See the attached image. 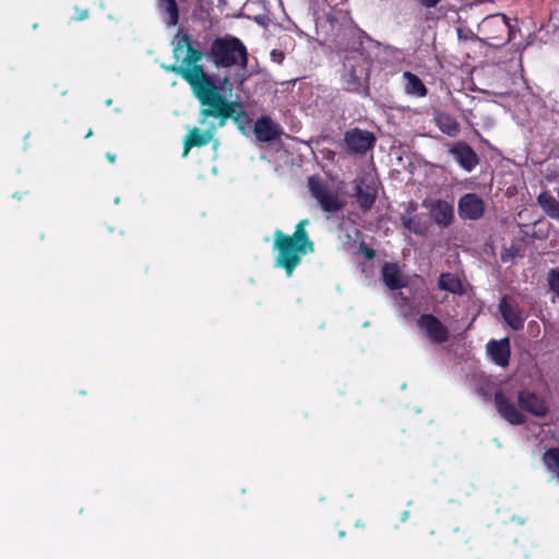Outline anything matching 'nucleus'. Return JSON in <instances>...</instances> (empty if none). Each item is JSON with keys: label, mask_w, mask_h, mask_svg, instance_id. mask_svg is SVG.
<instances>
[{"label": "nucleus", "mask_w": 559, "mask_h": 559, "mask_svg": "<svg viewBox=\"0 0 559 559\" xmlns=\"http://www.w3.org/2000/svg\"><path fill=\"white\" fill-rule=\"evenodd\" d=\"M308 224L309 219H301L292 235H286L281 229L274 231L275 266L284 269L288 277L301 263L304 255L314 252V242L306 230Z\"/></svg>", "instance_id": "1"}, {"label": "nucleus", "mask_w": 559, "mask_h": 559, "mask_svg": "<svg viewBox=\"0 0 559 559\" xmlns=\"http://www.w3.org/2000/svg\"><path fill=\"white\" fill-rule=\"evenodd\" d=\"M516 400L519 408L502 390H497L493 394V404L498 414L510 425L520 426L525 424L527 418L524 413L538 418H544L549 413L547 401L535 392L525 389L520 390Z\"/></svg>", "instance_id": "2"}, {"label": "nucleus", "mask_w": 559, "mask_h": 559, "mask_svg": "<svg viewBox=\"0 0 559 559\" xmlns=\"http://www.w3.org/2000/svg\"><path fill=\"white\" fill-rule=\"evenodd\" d=\"M233 85L237 86L234 81L230 83L229 79L225 78L222 86L217 87L202 71V80L192 86L201 103L211 107L209 114L219 118V126H223L225 120L240 108L238 103L227 99V96H231Z\"/></svg>", "instance_id": "3"}, {"label": "nucleus", "mask_w": 559, "mask_h": 559, "mask_svg": "<svg viewBox=\"0 0 559 559\" xmlns=\"http://www.w3.org/2000/svg\"><path fill=\"white\" fill-rule=\"evenodd\" d=\"M211 57L216 66L231 67L239 64L242 69L238 72L234 82L237 87H241L247 80L246 66L248 62V53L243 44L235 37H225L216 39L211 47Z\"/></svg>", "instance_id": "4"}, {"label": "nucleus", "mask_w": 559, "mask_h": 559, "mask_svg": "<svg viewBox=\"0 0 559 559\" xmlns=\"http://www.w3.org/2000/svg\"><path fill=\"white\" fill-rule=\"evenodd\" d=\"M308 187L311 195L317 200L324 212L334 213L343 210L345 206V202L341 200L337 193L320 177H310L308 179Z\"/></svg>", "instance_id": "5"}, {"label": "nucleus", "mask_w": 559, "mask_h": 559, "mask_svg": "<svg viewBox=\"0 0 559 559\" xmlns=\"http://www.w3.org/2000/svg\"><path fill=\"white\" fill-rule=\"evenodd\" d=\"M417 326L433 344H443L450 337L448 328L433 314L424 313L417 319Z\"/></svg>", "instance_id": "6"}, {"label": "nucleus", "mask_w": 559, "mask_h": 559, "mask_svg": "<svg viewBox=\"0 0 559 559\" xmlns=\"http://www.w3.org/2000/svg\"><path fill=\"white\" fill-rule=\"evenodd\" d=\"M485 202L475 192L465 193L459 199V216L464 221H478L484 216Z\"/></svg>", "instance_id": "7"}, {"label": "nucleus", "mask_w": 559, "mask_h": 559, "mask_svg": "<svg viewBox=\"0 0 559 559\" xmlns=\"http://www.w3.org/2000/svg\"><path fill=\"white\" fill-rule=\"evenodd\" d=\"M498 309L512 330L520 331L523 329L526 318L523 309L516 302H510L509 297L503 296L499 301Z\"/></svg>", "instance_id": "8"}, {"label": "nucleus", "mask_w": 559, "mask_h": 559, "mask_svg": "<svg viewBox=\"0 0 559 559\" xmlns=\"http://www.w3.org/2000/svg\"><path fill=\"white\" fill-rule=\"evenodd\" d=\"M174 57L180 62L198 64L201 59L199 51L192 49L187 34L178 33L174 39Z\"/></svg>", "instance_id": "9"}, {"label": "nucleus", "mask_w": 559, "mask_h": 559, "mask_svg": "<svg viewBox=\"0 0 559 559\" xmlns=\"http://www.w3.org/2000/svg\"><path fill=\"white\" fill-rule=\"evenodd\" d=\"M430 217L440 228H447L454 222V206L444 200H435L429 204Z\"/></svg>", "instance_id": "10"}, {"label": "nucleus", "mask_w": 559, "mask_h": 559, "mask_svg": "<svg viewBox=\"0 0 559 559\" xmlns=\"http://www.w3.org/2000/svg\"><path fill=\"white\" fill-rule=\"evenodd\" d=\"M185 147L182 156L191 154L197 162L213 160L216 157V151L219 142H183Z\"/></svg>", "instance_id": "11"}, {"label": "nucleus", "mask_w": 559, "mask_h": 559, "mask_svg": "<svg viewBox=\"0 0 559 559\" xmlns=\"http://www.w3.org/2000/svg\"><path fill=\"white\" fill-rule=\"evenodd\" d=\"M449 153L466 171H472L479 162L477 154L466 142H456L450 147Z\"/></svg>", "instance_id": "12"}, {"label": "nucleus", "mask_w": 559, "mask_h": 559, "mask_svg": "<svg viewBox=\"0 0 559 559\" xmlns=\"http://www.w3.org/2000/svg\"><path fill=\"white\" fill-rule=\"evenodd\" d=\"M487 353L491 360L499 367L506 368L509 366L511 347L509 337H503L499 341L490 340L487 343Z\"/></svg>", "instance_id": "13"}, {"label": "nucleus", "mask_w": 559, "mask_h": 559, "mask_svg": "<svg viewBox=\"0 0 559 559\" xmlns=\"http://www.w3.org/2000/svg\"><path fill=\"white\" fill-rule=\"evenodd\" d=\"M382 280L385 286L391 290H397L407 285L403 280L402 272L396 263L384 262L381 270Z\"/></svg>", "instance_id": "14"}, {"label": "nucleus", "mask_w": 559, "mask_h": 559, "mask_svg": "<svg viewBox=\"0 0 559 559\" xmlns=\"http://www.w3.org/2000/svg\"><path fill=\"white\" fill-rule=\"evenodd\" d=\"M257 140H276L281 135V129L271 118L262 117L254 124Z\"/></svg>", "instance_id": "15"}, {"label": "nucleus", "mask_w": 559, "mask_h": 559, "mask_svg": "<svg viewBox=\"0 0 559 559\" xmlns=\"http://www.w3.org/2000/svg\"><path fill=\"white\" fill-rule=\"evenodd\" d=\"M167 71L175 72L182 76L191 87L193 84H198L199 80H202V68L199 64H192L188 62H181L180 66L166 67Z\"/></svg>", "instance_id": "16"}, {"label": "nucleus", "mask_w": 559, "mask_h": 559, "mask_svg": "<svg viewBox=\"0 0 559 559\" xmlns=\"http://www.w3.org/2000/svg\"><path fill=\"white\" fill-rule=\"evenodd\" d=\"M416 210V204L411 203L409 210L407 214L401 215V223L405 229L408 231L418 235L424 236L427 231V225L425 222H423L421 217L418 215H411V212H414Z\"/></svg>", "instance_id": "17"}, {"label": "nucleus", "mask_w": 559, "mask_h": 559, "mask_svg": "<svg viewBox=\"0 0 559 559\" xmlns=\"http://www.w3.org/2000/svg\"><path fill=\"white\" fill-rule=\"evenodd\" d=\"M356 199L364 212L369 211L376 202L377 190L371 186L360 182L356 187Z\"/></svg>", "instance_id": "18"}, {"label": "nucleus", "mask_w": 559, "mask_h": 559, "mask_svg": "<svg viewBox=\"0 0 559 559\" xmlns=\"http://www.w3.org/2000/svg\"><path fill=\"white\" fill-rule=\"evenodd\" d=\"M537 204L548 217L559 222V201L549 191L537 195Z\"/></svg>", "instance_id": "19"}, {"label": "nucleus", "mask_w": 559, "mask_h": 559, "mask_svg": "<svg viewBox=\"0 0 559 559\" xmlns=\"http://www.w3.org/2000/svg\"><path fill=\"white\" fill-rule=\"evenodd\" d=\"M438 287L441 290H447L459 296L465 294V288L462 281L452 273H442L438 280Z\"/></svg>", "instance_id": "20"}, {"label": "nucleus", "mask_w": 559, "mask_h": 559, "mask_svg": "<svg viewBox=\"0 0 559 559\" xmlns=\"http://www.w3.org/2000/svg\"><path fill=\"white\" fill-rule=\"evenodd\" d=\"M402 78L404 81V91L406 94L416 97H425L427 95V88L417 75L411 72H404Z\"/></svg>", "instance_id": "21"}, {"label": "nucleus", "mask_w": 559, "mask_h": 559, "mask_svg": "<svg viewBox=\"0 0 559 559\" xmlns=\"http://www.w3.org/2000/svg\"><path fill=\"white\" fill-rule=\"evenodd\" d=\"M158 11L167 26L178 23V7L175 0H158Z\"/></svg>", "instance_id": "22"}, {"label": "nucleus", "mask_w": 559, "mask_h": 559, "mask_svg": "<svg viewBox=\"0 0 559 559\" xmlns=\"http://www.w3.org/2000/svg\"><path fill=\"white\" fill-rule=\"evenodd\" d=\"M508 28V21L503 15H493L488 19H485L478 26L479 32L488 34L490 38L497 37V35L495 34H489L490 31L499 32Z\"/></svg>", "instance_id": "23"}, {"label": "nucleus", "mask_w": 559, "mask_h": 559, "mask_svg": "<svg viewBox=\"0 0 559 559\" xmlns=\"http://www.w3.org/2000/svg\"><path fill=\"white\" fill-rule=\"evenodd\" d=\"M542 463L559 481V448L552 447L547 449L542 455Z\"/></svg>", "instance_id": "24"}, {"label": "nucleus", "mask_w": 559, "mask_h": 559, "mask_svg": "<svg viewBox=\"0 0 559 559\" xmlns=\"http://www.w3.org/2000/svg\"><path fill=\"white\" fill-rule=\"evenodd\" d=\"M437 123L442 132L449 136H453L457 130V124L454 119L449 116L440 115L437 118Z\"/></svg>", "instance_id": "25"}, {"label": "nucleus", "mask_w": 559, "mask_h": 559, "mask_svg": "<svg viewBox=\"0 0 559 559\" xmlns=\"http://www.w3.org/2000/svg\"><path fill=\"white\" fill-rule=\"evenodd\" d=\"M361 71L358 73L356 69L345 71L343 74V80L347 84L348 88H356L359 85Z\"/></svg>", "instance_id": "26"}, {"label": "nucleus", "mask_w": 559, "mask_h": 559, "mask_svg": "<svg viewBox=\"0 0 559 559\" xmlns=\"http://www.w3.org/2000/svg\"><path fill=\"white\" fill-rule=\"evenodd\" d=\"M549 290L559 297V269H551L547 275Z\"/></svg>", "instance_id": "27"}, {"label": "nucleus", "mask_w": 559, "mask_h": 559, "mask_svg": "<svg viewBox=\"0 0 559 559\" xmlns=\"http://www.w3.org/2000/svg\"><path fill=\"white\" fill-rule=\"evenodd\" d=\"M519 255L520 248H518L516 246H511L501 252V261L504 263L512 262Z\"/></svg>", "instance_id": "28"}, {"label": "nucleus", "mask_w": 559, "mask_h": 559, "mask_svg": "<svg viewBox=\"0 0 559 559\" xmlns=\"http://www.w3.org/2000/svg\"><path fill=\"white\" fill-rule=\"evenodd\" d=\"M345 140H374L372 135H370L368 132L360 131V130H353L346 133Z\"/></svg>", "instance_id": "29"}, {"label": "nucleus", "mask_w": 559, "mask_h": 559, "mask_svg": "<svg viewBox=\"0 0 559 559\" xmlns=\"http://www.w3.org/2000/svg\"><path fill=\"white\" fill-rule=\"evenodd\" d=\"M349 145L350 150L356 152L365 153L368 150H371L374 142H346Z\"/></svg>", "instance_id": "30"}, {"label": "nucleus", "mask_w": 559, "mask_h": 559, "mask_svg": "<svg viewBox=\"0 0 559 559\" xmlns=\"http://www.w3.org/2000/svg\"><path fill=\"white\" fill-rule=\"evenodd\" d=\"M357 253L364 254L368 261L373 260L376 257V251L372 248L368 247L365 241H361L359 243Z\"/></svg>", "instance_id": "31"}, {"label": "nucleus", "mask_w": 559, "mask_h": 559, "mask_svg": "<svg viewBox=\"0 0 559 559\" xmlns=\"http://www.w3.org/2000/svg\"><path fill=\"white\" fill-rule=\"evenodd\" d=\"M273 60L277 63L283 61L284 55L281 51L273 50L271 53Z\"/></svg>", "instance_id": "32"}, {"label": "nucleus", "mask_w": 559, "mask_h": 559, "mask_svg": "<svg viewBox=\"0 0 559 559\" xmlns=\"http://www.w3.org/2000/svg\"><path fill=\"white\" fill-rule=\"evenodd\" d=\"M421 2L423 5L427 7V8H432L435 7L440 0H419Z\"/></svg>", "instance_id": "33"}, {"label": "nucleus", "mask_w": 559, "mask_h": 559, "mask_svg": "<svg viewBox=\"0 0 559 559\" xmlns=\"http://www.w3.org/2000/svg\"><path fill=\"white\" fill-rule=\"evenodd\" d=\"M457 35H459V38L460 39H468L469 38V35L467 33H465L463 29L459 28L457 29Z\"/></svg>", "instance_id": "34"}, {"label": "nucleus", "mask_w": 559, "mask_h": 559, "mask_svg": "<svg viewBox=\"0 0 559 559\" xmlns=\"http://www.w3.org/2000/svg\"><path fill=\"white\" fill-rule=\"evenodd\" d=\"M188 140H191V141H194V140H201V135L197 134V133H191L189 135V139Z\"/></svg>", "instance_id": "35"}, {"label": "nucleus", "mask_w": 559, "mask_h": 559, "mask_svg": "<svg viewBox=\"0 0 559 559\" xmlns=\"http://www.w3.org/2000/svg\"><path fill=\"white\" fill-rule=\"evenodd\" d=\"M85 17H87V11L83 10L82 12H80V15L76 19L84 20Z\"/></svg>", "instance_id": "36"}, {"label": "nucleus", "mask_w": 559, "mask_h": 559, "mask_svg": "<svg viewBox=\"0 0 559 559\" xmlns=\"http://www.w3.org/2000/svg\"><path fill=\"white\" fill-rule=\"evenodd\" d=\"M107 158L109 159V162L114 163L115 162V155L110 154V153H107Z\"/></svg>", "instance_id": "37"}, {"label": "nucleus", "mask_w": 559, "mask_h": 559, "mask_svg": "<svg viewBox=\"0 0 559 559\" xmlns=\"http://www.w3.org/2000/svg\"><path fill=\"white\" fill-rule=\"evenodd\" d=\"M203 114H204V116H205V117L211 116V115L209 114V110H207V111H204ZM204 119H206V118H204ZM202 123H205V120H202Z\"/></svg>", "instance_id": "38"}, {"label": "nucleus", "mask_w": 559, "mask_h": 559, "mask_svg": "<svg viewBox=\"0 0 559 559\" xmlns=\"http://www.w3.org/2000/svg\"><path fill=\"white\" fill-rule=\"evenodd\" d=\"M240 128H241V130H242V135L248 136V134H247V133L245 132V130H243V127H240Z\"/></svg>", "instance_id": "39"}, {"label": "nucleus", "mask_w": 559, "mask_h": 559, "mask_svg": "<svg viewBox=\"0 0 559 559\" xmlns=\"http://www.w3.org/2000/svg\"><path fill=\"white\" fill-rule=\"evenodd\" d=\"M92 135V132L88 131V133L86 134V138L91 136Z\"/></svg>", "instance_id": "40"}, {"label": "nucleus", "mask_w": 559, "mask_h": 559, "mask_svg": "<svg viewBox=\"0 0 559 559\" xmlns=\"http://www.w3.org/2000/svg\"><path fill=\"white\" fill-rule=\"evenodd\" d=\"M557 194H558V198H559V188L557 189Z\"/></svg>", "instance_id": "41"}]
</instances>
